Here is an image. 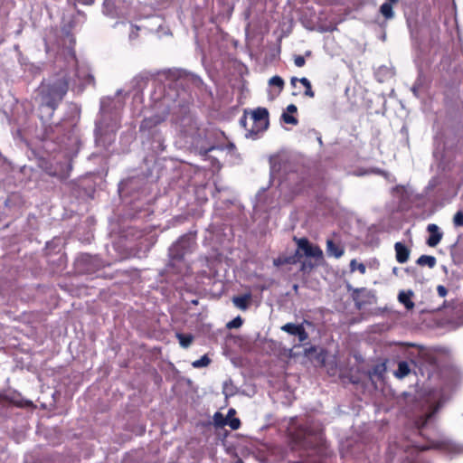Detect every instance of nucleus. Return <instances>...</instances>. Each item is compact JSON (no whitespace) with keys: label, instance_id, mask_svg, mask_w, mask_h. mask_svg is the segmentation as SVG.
<instances>
[{"label":"nucleus","instance_id":"obj_1","mask_svg":"<svg viewBox=\"0 0 463 463\" xmlns=\"http://www.w3.org/2000/svg\"><path fill=\"white\" fill-rule=\"evenodd\" d=\"M240 124L246 130L245 137L255 139L259 133L268 128L269 112L264 108H257L250 112L245 111Z\"/></svg>","mask_w":463,"mask_h":463},{"label":"nucleus","instance_id":"obj_2","mask_svg":"<svg viewBox=\"0 0 463 463\" xmlns=\"http://www.w3.org/2000/svg\"><path fill=\"white\" fill-rule=\"evenodd\" d=\"M68 90V83L65 80H59L52 85L43 86V99L47 106L54 109L58 102H60Z\"/></svg>","mask_w":463,"mask_h":463},{"label":"nucleus","instance_id":"obj_3","mask_svg":"<svg viewBox=\"0 0 463 463\" xmlns=\"http://www.w3.org/2000/svg\"><path fill=\"white\" fill-rule=\"evenodd\" d=\"M298 246L299 250L304 251V254L307 257H312L317 260L323 258V251L316 245H312L307 239L301 238L298 240Z\"/></svg>","mask_w":463,"mask_h":463},{"label":"nucleus","instance_id":"obj_4","mask_svg":"<svg viewBox=\"0 0 463 463\" xmlns=\"http://www.w3.org/2000/svg\"><path fill=\"white\" fill-rule=\"evenodd\" d=\"M427 230L430 233V236L427 240V244L430 247L437 246L441 241L443 233L439 232V227L434 223L429 224Z\"/></svg>","mask_w":463,"mask_h":463},{"label":"nucleus","instance_id":"obj_5","mask_svg":"<svg viewBox=\"0 0 463 463\" xmlns=\"http://www.w3.org/2000/svg\"><path fill=\"white\" fill-rule=\"evenodd\" d=\"M394 248L397 261L400 263L406 262L410 256L409 249L402 242H396Z\"/></svg>","mask_w":463,"mask_h":463},{"label":"nucleus","instance_id":"obj_6","mask_svg":"<svg viewBox=\"0 0 463 463\" xmlns=\"http://www.w3.org/2000/svg\"><path fill=\"white\" fill-rule=\"evenodd\" d=\"M326 252L329 256H333L336 259L342 257L344 255V248L340 247L333 242L331 240H327L326 241Z\"/></svg>","mask_w":463,"mask_h":463},{"label":"nucleus","instance_id":"obj_7","mask_svg":"<svg viewBox=\"0 0 463 463\" xmlns=\"http://www.w3.org/2000/svg\"><path fill=\"white\" fill-rule=\"evenodd\" d=\"M297 81H299L304 88H306L305 95L313 98L315 96L314 91L312 90L311 83L307 78L298 79L297 77H292L290 80V83L293 87H296Z\"/></svg>","mask_w":463,"mask_h":463},{"label":"nucleus","instance_id":"obj_8","mask_svg":"<svg viewBox=\"0 0 463 463\" xmlns=\"http://www.w3.org/2000/svg\"><path fill=\"white\" fill-rule=\"evenodd\" d=\"M412 296V292H404L401 291L398 296V299L401 303H402L407 309H412L414 307V303L411 300V297Z\"/></svg>","mask_w":463,"mask_h":463},{"label":"nucleus","instance_id":"obj_9","mask_svg":"<svg viewBox=\"0 0 463 463\" xmlns=\"http://www.w3.org/2000/svg\"><path fill=\"white\" fill-rule=\"evenodd\" d=\"M250 300V296H240V297H234L232 298V302L234 306L241 310H245L248 307Z\"/></svg>","mask_w":463,"mask_h":463},{"label":"nucleus","instance_id":"obj_10","mask_svg":"<svg viewBox=\"0 0 463 463\" xmlns=\"http://www.w3.org/2000/svg\"><path fill=\"white\" fill-rule=\"evenodd\" d=\"M410 372L411 370L409 364L406 362H400L398 364V369L394 373V375L399 379H402L405 376H407L410 373Z\"/></svg>","mask_w":463,"mask_h":463},{"label":"nucleus","instance_id":"obj_11","mask_svg":"<svg viewBox=\"0 0 463 463\" xmlns=\"http://www.w3.org/2000/svg\"><path fill=\"white\" fill-rule=\"evenodd\" d=\"M417 263L421 266H428L430 268H433L436 265V259L433 256L421 255Z\"/></svg>","mask_w":463,"mask_h":463},{"label":"nucleus","instance_id":"obj_12","mask_svg":"<svg viewBox=\"0 0 463 463\" xmlns=\"http://www.w3.org/2000/svg\"><path fill=\"white\" fill-rule=\"evenodd\" d=\"M380 12L387 19H391L394 15L392 5H391V3L383 4L380 7Z\"/></svg>","mask_w":463,"mask_h":463},{"label":"nucleus","instance_id":"obj_13","mask_svg":"<svg viewBox=\"0 0 463 463\" xmlns=\"http://www.w3.org/2000/svg\"><path fill=\"white\" fill-rule=\"evenodd\" d=\"M269 86H272V87H277L278 88V92L277 94L280 93V91L283 90V87H284V80L281 77L279 76H273L269 79Z\"/></svg>","mask_w":463,"mask_h":463},{"label":"nucleus","instance_id":"obj_14","mask_svg":"<svg viewBox=\"0 0 463 463\" xmlns=\"http://www.w3.org/2000/svg\"><path fill=\"white\" fill-rule=\"evenodd\" d=\"M302 325H295L293 323H288L281 326V330L285 331L290 335H297L298 334V330Z\"/></svg>","mask_w":463,"mask_h":463},{"label":"nucleus","instance_id":"obj_15","mask_svg":"<svg viewBox=\"0 0 463 463\" xmlns=\"http://www.w3.org/2000/svg\"><path fill=\"white\" fill-rule=\"evenodd\" d=\"M176 337L179 340V344L184 348L188 347L191 345V343L193 342V336L191 335L177 334Z\"/></svg>","mask_w":463,"mask_h":463},{"label":"nucleus","instance_id":"obj_16","mask_svg":"<svg viewBox=\"0 0 463 463\" xmlns=\"http://www.w3.org/2000/svg\"><path fill=\"white\" fill-rule=\"evenodd\" d=\"M295 262H296L295 258L291 257V256L290 257H279L273 260V264L276 267H279V266H281L284 264L295 263Z\"/></svg>","mask_w":463,"mask_h":463},{"label":"nucleus","instance_id":"obj_17","mask_svg":"<svg viewBox=\"0 0 463 463\" xmlns=\"http://www.w3.org/2000/svg\"><path fill=\"white\" fill-rule=\"evenodd\" d=\"M350 270L352 272L358 270L361 274H364L366 271V268L363 263L357 262L356 260H352L350 262Z\"/></svg>","mask_w":463,"mask_h":463},{"label":"nucleus","instance_id":"obj_18","mask_svg":"<svg viewBox=\"0 0 463 463\" xmlns=\"http://www.w3.org/2000/svg\"><path fill=\"white\" fill-rule=\"evenodd\" d=\"M210 362L211 360L209 359V357L207 355H203L200 359L194 361L192 363V365L194 368H202L209 365Z\"/></svg>","mask_w":463,"mask_h":463},{"label":"nucleus","instance_id":"obj_19","mask_svg":"<svg viewBox=\"0 0 463 463\" xmlns=\"http://www.w3.org/2000/svg\"><path fill=\"white\" fill-rule=\"evenodd\" d=\"M214 423L217 426H224L227 424V418H224L222 413L216 412L213 416Z\"/></svg>","mask_w":463,"mask_h":463},{"label":"nucleus","instance_id":"obj_20","mask_svg":"<svg viewBox=\"0 0 463 463\" xmlns=\"http://www.w3.org/2000/svg\"><path fill=\"white\" fill-rule=\"evenodd\" d=\"M453 223L455 226H463V212L458 211L455 213Z\"/></svg>","mask_w":463,"mask_h":463},{"label":"nucleus","instance_id":"obj_21","mask_svg":"<svg viewBox=\"0 0 463 463\" xmlns=\"http://www.w3.org/2000/svg\"><path fill=\"white\" fill-rule=\"evenodd\" d=\"M282 118H283L284 122L287 124H291V125L298 124V119L295 117L289 115L288 113H283Z\"/></svg>","mask_w":463,"mask_h":463},{"label":"nucleus","instance_id":"obj_22","mask_svg":"<svg viewBox=\"0 0 463 463\" xmlns=\"http://www.w3.org/2000/svg\"><path fill=\"white\" fill-rule=\"evenodd\" d=\"M242 325V320L240 317L234 318L227 324L229 328H238Z\"/></svg>","mask_w":463,"mask_h":463},{"label":"nucleus","instance_id":"obj_23","mask_svg":"<svg viewBox=\"0 0 463 463\" xmlns=\"http://www.w3.org/2000/svg\"><path fill=\"white\" fill-rule=\"evenodd\" d=\"M240 420L239 419H236V418H232V419H228L227 420V424L226 425H229L232 430H237L239 429L240 427Z\"/></svg>","mask_w":463,"mask_h":463},{"label":"nucleus","instance_id":"obj_24","mask_svg":"<svg viewBox=\"0 0 463 463\" xmlns=\"http://www.w3.org/2000/svg\"><path fill=\"white\" fill-rule=\"evenodd\" d=\"M297 335L298 337L299 342H304L307 339V334L305 331V328L303 326L298 330V334Z\"/></svg>","mask_w":463,"mask_h":463},{"label":"nucleus","instance_id":"obj_25","mask_svg":"<svg viewBox=\"0 0 463 463\" xmlns=\"http://www.w3.org/2000/svg\"><path fill=\"white\" fill-rule=\"evenodd\" d=\"M294 62H295V65L298 66V67H303L305 65V59L304 57L298 55V56H296L295 59H294Z\"/></svg>","mask_w":463,"mask_h":463},{"label":"nucleus","instance_id":"obj_26","mask_svg":"<svg viewBox=\"0 0 463 463\" xmlns=\"http://www.w3.org/2000/svg\"><path fill=\"white\" fill-rule=\"evenodd\" d=\"M437 291H438L439 296L441 297V298H444L447 295V292H448L446 288L444 286H441V285L438 286Z\"/></svg>","mask_w":463,"mask_h":463},{"label":"nucleus","instance_id":"obj_27","mask_svg":"<svg viewBox=\"0 0 463 463\" xmlns=\"http://www.w3.org/2000/svg\"><path fill=\"white\" fill-rule=\"evenodd\" d=\"M297 112V107L293 104H290L287 107V113H295Z\"/></svg>","mask_w":463,"mask_h":463},{"label":"nucleus","instance_id":"obj_28","mask_svg":"<svg viewBox=\"0 0 463 463\" xmlns=\"http://www.w3.org/2000/svg\"><path fill=\"white\" fill-rule=\"evenodd\" d=\"M234 413H235V411L233 409L229 410L228 415L226 418L230 419L231 417H232L234 415Z\"/></svg>","mask_w":463,"mask_h":463},{"label":"nucleus","instance_id":"obj_29","mask_svg":"<svg viewBox=\"0 0 463 463\" xmlns=\"http://www.w3.org/2000/svg\"><path fill=\"white\" fill-rule=\"evenodd\" d=\"M387 3H391V5L396 4L398 0H387Z\"/></svg>","mask_w":463,"mask_h":463},{"label":"nucleus","instance_id":"obj_30","mask_svg":"<svg viewBox=\"0 0 463 463\" xmlns=\"http://www.w3.org/2000/svg\"><path fill=\"white\" fill-rule=\"evenodd\" d=\"M307 263H303L301 269L305 270L307 269Z\"/></svg>","mask_w":463,"mask_h":463},{"label":"nucleus","instance_id":"obj_31","mask_svg":"<svg viewBox=\"0 0 463 463\" xmlns=\"http://www.w3.org/2000/svg\"><path fill=\"white\" fill-rule=\"evenodd\" d=\"M31 404H32V402H25V405H26V406H30Z\"/></svg>","mask_w":463,"mask_h":463},{"label":"nucleus","instance_id":"obj_32","mask_svg":"<svg viewBox=\"0 0 463 463\" xmlns=\"http://www.w3.org/2000/svg\"><path fill=\"white\" fill-rule=\"evenodd\" d=\"M92 3H93V1H92V0H89V1L87 2V4H89V5H91Z\"/></svg>","mask_w":463,"mask_h":463}]
</instances>
